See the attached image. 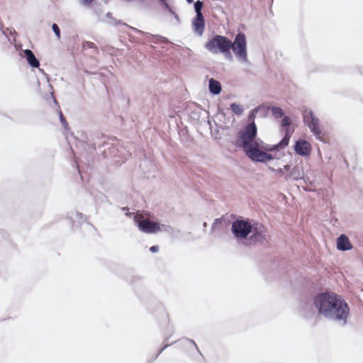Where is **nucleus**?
<instances>
[{
  "label": "nucleus",
  "instance_id": "1",
  "mask_svg": "<svg viewBox=\"0 0 363 363\" xmlns=\"http://www.w3.org/2000/svg\"><path fill=\"white\" fill-rule=\"evenodd\" d=\"M313 304L319 315L345 327L348 323L350 308L344 298L335 292L325 291L315 294Z\"/></svg>",
  "mask_w": 363,
  "mask_h": 363
},
{
  "label": "nucleus",
  "instance_id": "2",
  "mask_svg": "<svg viewBox=\"0 0 363 363\" xmlns=\"http://www.w3.org/2000/svg\"><path fill=\"white\" fill-rule=\"evenodd\" d=\"M231 233L237 242L245 247L263 244L267 229L264 224L249 218H238L231 225Z\"/></svg>",
  "mask_w": 363,
  "mask_h": 363
},
{
  "label": "nucleus",
  "instance_id": "3",
  "mask_svg": "<svg viewBox=\"0 0 363 363\" xmlns=\"http://www.w3.org/2000/svg\"><path fill=\"white\" fill-rule=\"evenodd\" d=\"M257 136V135L250 141L247 140L246 143H243L240 140V135H237L235 145L242 148L245 154L252 162L266 163L273 160L275 158V155L264 152L263 147L267 145V143H264Z\"/></svg>",
  "mask_w": 363,
  "mask_h": 363
},
{
  "label": "nucleus",
  "instance_id": "4",
  "mask_svg": "<svg viewBox=\"0 0 363 363\" xmlns=\"http://www.w3.org/2000/svg\"><path fill=\"white\" fill-rule=\"evenodd\" d=\"M232 49L236 57L241 62H247V38L243 32L239 31L231 45L228 47V50L223 52L225 58L229 61L233 60V55L230 52Z\"/></svg>",
  "mask_w": 363,
  "mask_h": 363
},
{
  "label": "nucleus",
  "instance_id": "5",
  "mask_svg": "<svg viewBox=\"0 0 363 363\" xmlns=\"http://www.w3.org/2000/svg\"><path fill=\"white\" fill-rule=\"evenodd\" d=\"M260 108H262V107L260 106H257L250 111L247 117L249 121L248 123L238 133V135H240V140H242L243 143H246L247 140L250 141L255 137V135H257V127L255 122V119L257 114L259 113Z\"/></svg>",
  "mask_w": 363,
  "mask_h": 363
},
{
  "label": "nucleus",
  "instance_id": "6",
  "mask_svg": "<svg viewBox=\"0 0 363 363\" xmlns=\"http://www.w3.org/2000/svg\"><path fill=\"white\" fill-rule=\"evenodd\" d=\"M232 43L233 42L228 38L216 34L206 42L205 48L213 54L222 53L228 50V47L229 45H231Z\"/></svg>",
  "mask_w": 363,
  "mask_h": 363
},
{
  "label": "nucleus",
  "instance_id": "7",
  "mask_svg": "<svg viewBox=\"0 0 363 363\" xmlns=\"http://www.w3.org/2000/svg\"><path fill=\"white\" fill-rule=\"evenodd\" d=\"M303 122L308 127L317 140L323 141L320 135L322 131L319 126V119L311 111H305L303 113Z\"/></svg>",
  "mask_w": 363,
  "mask_h": 363
},
{
  "label": "nucleus",
  "instance_id": "8",
  "mask_svg": "<svg viewBox=\"0 0 363 363\" xmlns=\"http://www.w3.org/2000/svg\"><path fill=\"white\" fill-rule=\"evenodd\" d=\"M133 220L138 229L147 234H154L160 230V225L157 222L147 219L140 218L138 215H134Z\"/></svg>",
  "mask_w": 363,
  "mask_h": 363
},
{
  "label": "nucleus",
  "instance_id": "9",
  "mask_svg": "<svg viewBox=\"0 0 363 363\" xmlns=\"http://www.w3.org/2000/svg\"><path fill=\"white\" fill-rule=\"evenodd\" d=\"M123 25H125V26H128L130 29H131L134 32L141 34V35H143L145 36V40H146L147 42L155 43V44H157L160 42L165 43V44L170 43V41L167 38H165L164 36H162L160 35H152L149 33H145V32L140 30L136 28L127 25L126 23H123Z\"/></svg>",
  "mask_w": 363,
  "mask_h": 363
},
{
  "label": "nucleus",
  "instance_id": "10",
  "mask_svg": "<svg viewBox=\"0 0 363 363\" xmlns=\"http://www.w3.org/2000/svg\"><path fill=\"white\" fill-rule=\"evenodd\" d=\"M291 137V132L290 130H287L286 133L284 134L283 138L276 145H269L263 147V150L265 152H272L274 151H279V150H282L286 147L289 143L290 138Z\"/></svg>",
  "mask_w": 363,
  "mask_h": 363
},
{
  "label": "nucleus",
  "instance_id": "11",
  "mask_svg": "<svg viewBox=\"0 0 363 363\" xmlns=\"http://www.w3.org/2000/svg\"><path fill=\"white\" fill-rule=\"evenodd\" d=\"M294 150L297 155L308 157L311 154V146L306 140L298 139L295 142Z\"/></svg>",
  "mask_w": 363,
  "mask_h": 363
},
{
  "label": "nucleus",
  "instance_id": "12",
  "mask_svg": "<svg viewBox=\"0 0 363 363\" xmlns=\"http://www.w3.org/2000/svg\"><path fill=\"white\" fill-rule=\"evenodd\" d=\"M336 247L340 251H347L352 249V245L347 235L341 234L336 240Z\"/></svg>",
  "mask_w": 363,
  "mask_h": 363
},
{
  "label": "nucleus",
  "instance_id": "13",
  "mask_svg": "<svg viewBox=\"0 0 363 363\" xmlns=\"http://www.w3.org/2000/svg\"><path fill=\"white\" fill-rule=\"evenodd\" d=\"M21 55L25 58L27 63L32 68H38L40 66V62L35 56L33 52L30 49H26L22 50Z\"/></svg>",
  "mask_w": 363,
  "mask_h": 363
},
{
  "label": "nucleus",
  "instance_id": "14",
  "mask_svg": "<svg viewBox=\"0 0 363 363\" xmlns=\"http://www.w3.org/2000/svg\"><path fill=\"white\" fill-rule=\"evenodd\" d=\"M205 18L203 16H195L192 19V27L194 31L199 35H202L205 30Z\"/></svg>",
  "mask_w": 363,
  "mask_h": 363
},
{
  "label": "nucleus",
  "instance_id": "15",
  "mask_svg": "<svg viewBox=\"0 0 363 363\" xmlns=\"http://www.w3.org/2000/svg\"><path fill=\"white\" fill-rule=\"evenodd\" d=\"M208 89L211 94L218 95L222 90L221 84L218 80L211 78L208 80Z\"/></svg>",
  "mask_w": 363,
  "mask_h": 363
},
{
  "label": "nucleus",
  "instance_id": "16",
  "mask_svg": "<svg viewBox=\"0 0 363 363\" xmlns=\"http://www.w3.org/2000/svg\"><path fill=\"white\" fill-rule=\"evenodd\" d=\"M303 167L302 164H296L291 171V176L294 179H301V177H303Z\"/></svg>",
  "mask_w": 363,
  "mask_h": 363
},
{
  "label": "nucleus",
  "instance_id": "17",
  "mask_svg": "<svg viewBox=\"0 0 363 363\" xmlns=\"http://www.w3.org/2000/svg\"><path fill=\"white\" fill-rule=\"evenodd\" d=\"M51 96L53 99V102L57 106V111L59 113L60 123H62V125L65 129H67L68 128V123L67 122L65 116H63V114L60 110V107L59 106L57 101L55 99V98L53 96V92H51Z\"/></svg>",
  "mask_w": 363,
  "mask_h": 363
},
{
  "label": "nucleus",
  "instance_id": "18",
  "mask_svg": "<svg viewBox=\"0 0 363 363\" xmlns=\"http://www.w3.org/2000/svg\"><path fill=\"white\" fill-rule=\"evenodd\" d=\"M281 125L284 128V134L286 133L287 130H290L291 132V135L294 133V129L291 128L290 126L292 124V120L288 116H284L282 117Z\"/></svg>",
  "mask_w": 363,
  "mask_h": 363
},
{
  "label": "nucleus",
  "instance_id": "19",
  "mask_svg": "<svg viewBox=\"0 0 363 363\" xmlns=\"http://www.w3.org/2000/svg\"><path fill=\"white\" fill-rule=\"evenodd\" d=\"M103 146L105 147V149L103 150L102 155L105 157L116 155L115 147L112 144H110L108 143H104Z\"/></svg>",
  "mask_w": 363,
  "mask_h": 363
},
{
  "label": "nucleus",
  "instance_id": "20",
  "mask_svg": "<svg viewBox=\"0 0 363 363\" xmlns=\"http://www.w3.org/2000/svg\"><path fill=\"white\" fill-rule=\"evenodd\" d=\"M201 108L197 106H195L193 110L189 113V118L191 121L198 122L201 118Z\"/></svg>",
  "mask_w": 363,
  "mask_h": 363
},
{
  "label": "nucleus",
  "instance_id": "21",
  "mask_svg": "<svg viewBox=\"0 0 363 363\" xmlns=\"http://www.w3.org/2000/svg\"><path fill=\"white\" fill-rule=\"evenodd\" d=\"M162 5L168 11V12L172 15L174 18L177 20V21L179 23H180V19H179V15L174 11H173L172 8L168 4L167 0H159Z\"/></svg>",
  "mask_w": 363,
  "mask_h": 363
},
{
  "label": "nucleus",
  "instance_id": "22",
  "mask_svg": "<svg viewBox=\"0 0 363 363\" xmlns=\"http://www.w3.org/2000/svg\"><path fill=\"white\" fill-rule=\"evenodd\" d=\"M230 109L237 116L242 115L244 111L242 106L236 103H233L230 104Z\"/></svg>",
  "mask_w": 363,
  "mask_h": 363
},
{
  "label": "nucleus",
  "instance_id": "23",
  "mask_svg": "<svg viewBox=\"0 0 363 363\" xmlns=\"http://www.w3.org/2000/svg\"><path fill=\"white\" fill-rule=\"evenodd\" d=\"M271 111H272V115L276 118H280L284 116V112L283 109L280 107L272 106Z\"/></svg>",
  "mask_w": 363,
  "mask_h": 363
},
{
  "label": "nucleus",
  "instance_id": "24",
  "mask_svg": "<svg viewBox=\"0 0 363 363\" xmlns=\"http://www.w3.org/2000/svg\"><path fill=\"white\" fill-rule=\"evenodd\" d=\"M224 220L222 218H216L211 225V232L220 230Z\"/></svg>",
  "mask_w": 363,
  "mask_h": 363
},
{
  "label": "nucleus",
  "instance_id": "25",
  "mask_svg": "<svg viewBox=\"0 0 363 363\" xmlns=\"http://www.w3.org/2000/svg\"><path fill=\"white\" fill-rule=\"evenodd\" d=\"M194 11L196 13V16H203L201 11L203 7V1L198 0L196 2L194 1Z\"/></svg>",
  "mask_w": 363,
  "mask_h": 363
},
{
  "label": "nucleus",
  "instance_id": "26",
  "mask_svg": "<svg viewBox=\"0 0 363 363\" xmlns=\"http://www.w3.org/2000/svg\"><path fill=\"white\" fill-rule=\"evenodd\" d=\"M83 145L84 146V148H86V146H89V148L87 150L88 155H92L94 152L96 150V144L95 143H89L88 142H84Z\"/></svg>",
  "mask_w": 363,
  "mask_h": 363
},
{
  "label": "nucleus",
  "instance_id": "27",
  "mask_svg": "<svg viewBox=\"0 0 363 363\" xmlns=\"http://www.w3.org/2000/svg\"><path fill=\"white\" fill-rule=\"evenodd\" d=\"M52 30L54 32V33L55 34L57 39L60 40L61 38V32H60V28L57 23H52Z\"/></svg>",
  "mask_w": 363,
  "mask_h": 363
},
{
  "label": "nucleus",
  "instance_id": "28",
  "mask_svg": "<svg viewBox=\"0 0 363 363\" xmlns=\"http://www.w3.org/2000/svg\"><path fill=\"white\" fill-rule=\"evenodd\" d=\"M82 48H83V49L90 48V49H95L96 50H97V48H96V45L94 43L90 42V41L84 42Z\"/></svg>",
  "mask_w": 363,
  "mask_h": 363
},
{
  "label": "nucleus",
  "instance_id": "29",
  "mask_svg": "<svg viewBox=\"0 0 363 363\" xmlns=\"http://www.w3.org/2000/svg\"><path fill=\"white\" fill-rule=\"evenodd\" d=\"M262 108H260V111L259 112L260 117L265 118L268 113H269V108H266L264 106V105H259Z\"/></svg>",
  "mask_w": 363,
  "mask_h": 363
},
{
  "label": "nucleus",
  "instance_id": "30",
  "mask_svg": "<svg viewBox=\"0 0 363 363\" xmlns=\"http://www.w3.org/2000/svg\"><path fill=\"white\" fill-rule=\"evenodd\" d=\"M176 342H174L171 344H169V343H164V345L158 350V352H157V354H155V356L154 357V360L156 359L158 356L165 350L167 349L168 347H169L170 345H172V344L175 343Z\"/></svg>",
  "mask_w": 363,
  "mask_h": 363
},
{
  "label": "nucleus",
  "instance_id": "31",
  "mask_svg": "<svg viewBox=\"0 0 363 363\" xmlns=\"http://www.w3.org/2000/svg\"><path fill=\"white\" fill-rule=\"evenodd\" d=\"M184 340L185 341H187L189 343H191L196 348V351L199 353V354L203 356L202 353L201 352L199 348L198 347L196 343L195 342V341L194 340H191V339H189V338H187V337H185Z\"/></svg>",
  "mask_w": 363,
  "mask_h": 363
},
{
  "label": "nucleus",
  "instance_id": "32",
  "mask_svg": "<svg viewBox=\"0 0 363 363\" xmlns=\"http://www.w3.org/2000/svg\"><path fill=\"white\" fill-rule=\"evenodd\" d=\"M142 280V277L140 276H133L130 280V283L133 284L136 282H140Z\"/></svg>",
  "mask_w": 363,
  "mask_h": 363
},
{
  "label": "nucleus",
  "instance_id": "33",
  "mask_svg": "<svg viewBox=\"0 0 363 363\" xmlns=\"http://www.w3.org/2000/svg\"><path fill=\"white\" fill-rule=\"evenodd\" d=\"M94 0H80V4L84 6L90 5Z\"/></svg>",
  "mask_w": 363,
  "mask_h": 363
},
{
  "label": "nucleus",
  "instance_id": "34",
  "mask_svg": "<svg viewBox=\"0 0 363 363\" xmlns=\"http://www.w3.org/2000/svg\"><path fill=\"white\" fill-rule=\"evenodd\" d=\"M301 179H303L305 183H309V184H312V182L310 180V178L307 175V174H305L303 173V177H301Z\"/></svg>",
  "mask_w": 363,
  "mask_h": 363
},
{
  "label": "nucleus",
  "instance_id": "35",
  "mask_svg": "<svg viewBox=\"0 0 363 363\" xmlns=\"http://www.w3.org/2000/svg\"><path fill=\"white\" fill-rule=\"evenodd\" d=\"M159 246L158 245H152L150 247V251L152 252V253H155V252H157L159 251Z\"/></svg>",
  "mask_w": 363,
  "mask_h": 363
},
{
  "label": "nucleus",
  "instance_id": "36",
  "mask_svg": "<svg viewBox=\"0 0 363 363\" xmlns=\"http://www.w3.org/2000/svg\"><path fill=\"white\" fill-rule=\"evenodd\" d=\"M39 71L46 77L47 80H48V82H49V77H48V74H46V73H45L44 70H43V69H40V68H39Z\"/></svg>",
  "mask_w": 363,
  "mask_h": 363
},
{
  "label": "nucleus",
  "instance_id": "37",
  "mask_svg": "<svg viewBox=\"0 0 363 363\" xmlns=\"http://www.w3.org/2000/svg\"><path fill=\"white\" fill-rule=\"evenodd\" d=\"M106 17H107V18H111V19H112V20H114V19H113V16H112V13H111V12H108V13H106Z\"/></svg>",
  "mask_w": 363,
  "mask_h": 363
},
{
  "label": "nucleus",
  "instance_id": "38",
  "mask_svg": "<svg viewBox=\"0 0 363 363\" xmlns=\"http://www.w3.org/2000/svg\"><path fill=\"white\" fill-rule=\"evenodd\" d=\"M187 133L186 129V128H184V129L181 130L179 132V135H181V134L184 135V134H185V133Z\"/></svg>",
  "mask_w": 363,
  "mask_h": 363
},
{
  "label": "nucleus",
  "instance_id": "39",
  "mask_svg": "<svg viewBox=\"0 0 363 363\" xmlns=\"http://www.w3.org/2000/svg\"><path fill=\"white\" fill-rule=\"evenodd\" d=\"M284 169L286 171H289L291 169V167L289 164H286L284 166Z\"/></svg>",
  "mask_w": 363,
  "mask_h": 363
},
{
  "label": "nucleus",
  "instance_id": "40",
  "mask_svg": "<svg viewBox=\"0 0 363 363\" xmlns=\"http://www.w3.org/2000/svg\"><path fill=\"white\" fill-rule=\"evenodd\" d=\"M76 215H77V216L78 218H83V217H84V215H83V213H82L77 212Z\"/></svg>",
  "mask_w": 363,
  "mask_h": 363
},
{
  "label": "nucleus",
  "instance_id": "41",
  "mask_svg": "<svg viewBox=\"0 0 363 363\" xmlns=\"http://www.w3.org/2000/svg\"><path fill=\"white\" fill-rule=\"evenodd\" d=\"M114 21H115L114 23H113V22H110L109 23H110V24H111V25H113V24L117 25V24L121 23V21H117L114 20Z\"/></svg>",
  "mask_w": 363,
  "mask_h": 363
},
{
  "label": "nucleus",
  "instance_id": "42",
  "mask_svg": "<svg viewBox=\"0 0 363 363\" xmlns=\"http://www.w3.org/2000/svg\"><path fill=\"white\" fill-rule=\"evenodd\" d=\"M2 27H3V25H2V23L0 22V30L2 31V33H3L4 35H6V32L3 30V28H2Z\"/></svg>",
  "mask_w": 363,
  "mask_h": 363
},
{
  "label": "nucleus",
  "instance_id": "43",
  "mask_svg": "<svg viewBox=\"0 0 363 363\" xmlns=\"http://www.w3.org/2000/svg\"><path fill=\"white\" fill-rule=\"evenodd\" d=\"M125 214V216H129V217H130V216H131V215H132L133 213H130V212H128H128H126Z\"/></svg>",
  "mask_w": 363,
  "mask_h": 363
},
{
  "label": "nucleus",
  "instance_id": "44",
  "mask_svg": "<svg viewBox=\"0 0 363 363\" xmlns=\"http://www.w3.org/2000/svg\"><path fill=\"white\" fill-rule=\"evenodd\" d=\"M277 172H278L279 174H283V173H284V172H283V169H279L277 170Z\"/></svg>",
  "mask_w": 363,
  "mask_h": 363
},
{
  "label": "nucleus",
  "instance_id": "45",
  "mask_svg": "<svg viewBox=\"0 0 363 363\" xmlns=\"http://www.w3.org/2000/svg\"><path fill=\"white\" fill-rule=\"evenodd\" d=\"M188 4H193L194 0H186Z\"/></svg>",
  "mask_w": 363,
  "mask_h": 363
},
{
  "label": "nucleus",
  "instance_id": "46",
  "mask_svg": "<svg viewBox=\"0 0 363 363\" xmlns=\"http://www.w3.org/2000/svg\"><path fill=\"white\" fill-rule=\"evenodd\" d=\"M75 162H76L77 167V168H78V172H79V173L80 174V169H79V168L78 162H77V160L75 161Z\"/></svg>",
  "mask_w": 363,
  "mask_h": 363
},
{
  "label": "nucleus",
  "instance_id": "47",
  "mask_svg": "<svg viewBox=\"0 0 363 363\" xmlns=\"http://www.w3.org/2000/svg\"><path fill=\"white\" fill-rule=\"evenodd\" d=\"M359 73L363 75V67L359 69Z\"/></svg>",
  "mask_w": 363,
  "mask_h": 363
},
{
  "label": "nucleus",
  "instance_id": "48",
  "mask_svg": "<svg viewBox=\"0 0 363 363\" xmlns=\"http://www.w3.org/2000/svg\"><path fill=\"white\" fill-rule=\"evenodd\" d=\"M203 228H206L207 227V223L206 222H204L203 223Z\"/></svg>",
  "mask_w": 363,
  "mask_h": 363
},
{
  "label": "nucleus",
  "instance_id": "49",
  "mask_svg": "<svg viewBox=\"0 0 363 363\" xmlns=\"http://www.w3.org/2000/svg\"><path fill=\"white\" fill-rule=\"evenodd\" d=\"M121 209H122V211H125V210H128V208L127 207H123Z\"/></svg>",
  "mask_w": 363,
  "mask_h": 363
},
{
  "label": "nucleus",
  "instance_id": "50",
  "mask_svg": "<svg viewBox=\"0 0 363 363\" xmlns=\"http://www.w3.org/2000/svg\"><path fill=\"white\" fill-rule=\"evenodd\" d=\"M49 86L50 87V89H52V86L51 84H49Z\"/></svg>",
  "mask_w": 363,
  "mask_h": 363
}]
</instances>
